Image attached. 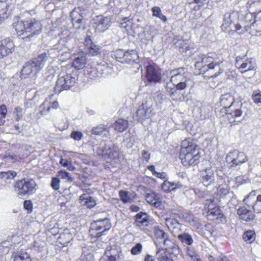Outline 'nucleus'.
<instances>
[{
    "label": "nucleus",
    "mask_w": 261,
    "mask_h": 261,
    "mask_svg": "<svg viewBox=\"0 0 261 261\" xmlns=\"http://www.w3.org/2000/svg\"><path fill=\"white\" fill-rule=\"evenodd\" d=\"M13 27L17 35L25 41H31L41 33L42 24L35 18L22 21L17 18L14 19Z\"/></svg>",
    "instance_id": "nucleus-1"
},
{
    "label": "nucleus",
    "mask_w": 261,
    "mask_h": 261,
    "mask_svg": "<svg viewBox=\"0 0 261 261\" xmlns=\"http://www.w3.org/2000/svg\"><path fill=\"white\" fill-rule=\"evenodd\" d=\"M200 156V151L196 144L188 140L182 142L179 158L184 166H189L197 164Z\"/></svg>",
    "instance_id": "nucleus-2"
},
{
    "label": "nucleus",
    "mask_w": 261,
    "mask_h": 261,
    "mask_svg": "<svg viewBox=\"0 0 261 261\" xmlns=\"http://www.w3.org/2000/svg\"><path fill=\"white\" fill-rule=\"evenodd\" d=\"M189 73L183 67L178 68L171 70H167L162 74L164 81L170 79V82L179 90L185 89L190 81L188 77Z\"/></svg>",
    "instance_id": "nucleus-3"
},
{
    "label": "nucleus",
    "mask_w": 261,
    "mask_h": 261,
    "mask_svg": "<svg viewBox=\"0 0 261 261\" xmlns=\"http://www.w3.org/2000/svg\"><path fill=\"white\" fill-rule=\"evenodd\" d=\"M195 66L199 69L200 73L203 74L208 70L218 69V71L211 75V77H216L223 71L221 68L220 64L217 61L216 55L213 53L199 55Z\"/></svg>",
    "instance_id": "nucleus-4"
},
{
    "label": "nucleus",
    "mask_w": 261,
    "mask_h": 261,
    "mask_svg": "<svg viewBox=\"0 0 261 261\" xmlns=\"http://www.w3.org/2000/svg\"><path fill=\"white\" fill-rule=\"evenodd\" d=\"M77 80L76 72L74 71L71 68H69L66 66L62 67L55 89L58 92L69 90L75 85Z\"/></svg>",
    "instance_id": "nucleus-5"
},
{
    "label": "nucleus",
    "mask_w": 261,
    "mask_h": 261,
    "mask_svg": "<svg viewBox=\"0 0 261 261\" xmlns=\"http://www.w3.org/2000/svg\"><path fill=\"white\" fill-rule=\"evenodd\" d=\"M37 185L35 181L31 179H22L17 180L14 185V189L16 194L20 197L27 195H31L37 190Z\"/></svg>",
    "instance_id": "nucleus-6"
},
{
    "label": "nucleus",
    "mask_w": 261,
    "mask_h": 261,
    "mask_svg": "<svg viewBox=\"0 0 261 261\" xmlns=\"http://www.w3.org/2000/svg\"><path fill=\"white\" fill-rule=\"evenodd\" d=\"M246 56H237L236 58V66L238 67L242 73L249 71H254L256 68L255 59L253 58L246 59Z\"/></svg>",
    "instance_id": "nucleus-7"
},
{
    "label": "nucleus",
    "mask_w": 261,
    "mask_h": 261,
    "mask_svg": "<svg viewBox=\"0 0 261 261\" xmlns=\"http://www.w3.org/2000/svg\"><path fill=\"white\" fill-rule=\"evenodd\" d=\"M226 160L230 168H235L245 163L247 161V158L244 152L234 150L227 154Z\"/></svg>",
    "instance_id": "nucleus-8"
},
{
    "label": "nucleus",
    "mask_w": 261,
    "mask_h": 261,
    "mask_svg": "<svg viewBox=\"0 0 261 261\" xmlns=\"http://www.w3.org/2000/svg\"><path fill=\"white\" fill-rule=\"evenodd\" d=\"M71 42L69 37L67 36L66 38L61 39L57 43L54 45L53 49L61 52V55L72 51L73 46Z\"/></svg>",
    "instance_id": "nucleus-9"
},
{
    "label": "nucleus",
    "mask_w": 261,
    "mask_h": 261,
    "mask_svg": "<svg viewBox=\"0 0 261 261\" xmlns=\"http://www.w3.org/2000/svg\"><path fill=\"white\" fill-rule=\"evenodd\" d=\"M53 97L54 95L49 96L40 106L39 111L40 114H44L46 113H54L53 110L59 107L58 101L55 100L52 101L51 98Z\"/></svg>",
    "instance_id": "nucleus-10"
},
{
    "label": "nucleus",
    "mask_w": 261,
    "mask_h": 261,
    "mask_svg": "<svg viewBox=\"0 0 261 261\" xmlns=\"http://www.w3.org/2000/svg\"><path fill=\"white\" fill-rule=\"evenodd\" d=\"M93 229L97 231L103 229L101 232L96 233L97 238L100 237L102 235L105 234V232L109 230L111 227V224L109 219L106 218L103 219H98L92 224Z\"/></svg>",
    "instance_id": "nucleus-11"
},
{
    "label": "nucleus",
    "mask_w": 261,
    "mask_h": 261,
    "mask_svg": "<svg viewBox=\"0 0 261 261\" xmlns=\"http://www.w3.org/2000/svg\"><path fill=\"white\" fill-rule=\"evenodd\" d=\"M17 175L15 171L9 170L0 172V189L9 188L10 186V181Z\"/></svg>",
    "instance_id": "nucleus-12"
},
{
    "label": "nucleus",
    "mask_w": 261,
    "mask_h": 261,
    "mask_svg": "<svg viewBox=\"0 0 261 261\" xmlns=\"http://www.w3.org/2000/svg\"><path fill=\"white\" fill-rule=\"evenodd\" d=\"M14 44L10 38L0 41V59L6 57L14 50Z\"/></svg>",
    "instance_id": "nucleus-13"
},
{
    "label": "nucleus",
    "mask_w": 261,
    "mask_h": 261,
    "mask_svg": "<svg viewBox=\"0 0 261 261\" xmlns=\"http://www.w3.org/2000/svg\"><path fill=\"white\" fill-rule=\"evenodd\" d=\"M111 18L99 16L97 17L94 27L96 31L102 32L107 30L111 25Z\"/></svg>",
    "instance_id": "nucleus-14"
},
{
    "label": "nucleus",
    "mask_w": 261,
    "mask_h": 261,
    "mask_svg": "<svg viewBox=\"0 0 261 261\" xmlns=\"http://www.w3.org/2000/svg\"><path fill=\"white\" fill-rule=\"evenodd\" d=\"M106 254L108 256L109 261H121L123 258L120 248L117 246L110 247L109 249H107Z\"/></svg>",
    "instance_id": "nucleus-15"
},
{
    "label": "nucleus",
    "mask_w": 261,
    "mask_h": 261,
    "mask_svg": "<svg viewBox=\"0 0 261 261\" xmlns=\"http://www.w3.org/2000/svg\"><path fill=\"white\" fill-rule=\"evenodd\" d=\"M38 72H39V71L30 60L26 62L23 65L21 71L20 77L22 79H25L30 75H35Z\"/></svg>",
    "instance_id": "nucleus-16"
},
{
    "label": "nucleus",
    "mask_w": 261,
    "mask_h": 261,
    "mask_svg": "<svg viewBox=\"0 0 261 261\" xmlns=\"http://www.w3.org/2000/svg\"><path fill=\"white\" fill-rule=\"evenodd\" d=\"M214 202V199H206L205 204V206H207L208 208L207 215L208 217L212 216L213 217L212 218V219L221 218L222 216V214L219 208L217 207H213L214 206V204H213Z\"/></svg>",
    "instance_id": "nucleus-17"
},
{
    "label": "nucleus",
    "mask_w": 261,
    "mask_h": 261,
    "mask_svg": "<svg viewBox=\"0 0 261 261\" xmlns=\"http://www.w3.org/2000/svg\"><path fill=\"white\" fill-rule=\"evenodd\" d=\"M106 156L110 159H115L119 155L118 146L111 142L106 143Z\"/></svg>",
    "instance_id": "nucleus-18"
},
{
    "label": "nucleus",
    "mask_w": 261,
    "mask_h": 261,
    "mask_svg": "<svg viewBox=\"0 0 261 261\" xmlns=\"http://www.w3.org/2000/svg\"><path fill=\"white\" fill-rule=\"evenodd\" d=\"M146 76L149 82L156 83L161 79L163 80L162 76H160L155 68L152 65H148L146 67Z\"/></svg>",
    "instance_id": "nucleus-19"
},
{
    "label": "nucleus",
    "mask_w": 261,
    "mask_h": 261,
    "mask_svg": "<svg viewBox=\"0 0 261 261\" xmlns=\"http://www.w3.org/2000/svg\"><path fill=\"white\" fill-rule=\"evenodd\" d=\"M201 176L203 184L207 186L214 180V171L211 167L205 168L201 172Z\"/></svg>",
    "instance_id": "nucleus-20"
},
{
    "label": "nucleus",
    "mask_w": 261,
    "mask_h": 261,
    "mask_svg": "<svg viewBox=\"0 0 261 261\" xmlns=\"http://www.w3.org/2000/svg\"><path fill=\"white\" fill-rule=\"evenodd\" d=\"M47 53H43L37 56V57L33 58L31 61L33 63L34 66L39 71L44 67L47 60L48 58Z\"/></svg>",
    "instance_id": "nucleus-21"
},
{
    "label": "nucleus",
    "mask_w": 261,
    "mask_h": 261,
    "mask_svg": "<svg viewBox=\"0 0 261 261\" xmlns=\"http://www.w3.org/2000/svg\"><path fill=\"white\" fill-rule=\"evenodd\" d=\"M180 217L191 226L199 228V224L197 220L190 212H183L180 214Z\"/></svg>",
    "instance_id": "nucleus-22"
},
{
    "label": "nucleus",
    "mask_w": 261,
    "mask_h": 261,
    "mask_svg": "<svg viewBox=\"0 0 261 261\" xmlns=\"http://www.w3.org/2000/svg\"><path fill=\"white\" fill-rule=\"evenodd\" d=\"M234 15L233 13H226L224 15L223 22L221 25L222 30L225 31H233L232 25L233 21L232 20V17Z\"/></svg>",
    "instance_id": "nucleus-23"
},
{
    "label": "nucleus",
    "mask_w": 261,
    "mask_h": 261,
    "mask_svg": "<svg viewBox=\"0 0 261 261\" xmlns=\"http://www.w3.org/2000/svg\"><path fill=\"white\" fill-rule=\"evenodd\" d=\"M166 223L168 229L174 236L181 231V225L177 220L172 218L167 219Z\"/></svg>",
    "instance_id": "nucleus-24"
},
{
    "label": "nucleus",
    "mask_w": 261,
    "mask_h": 261,
    "mask_svg": "<svg viewBox=\"0 0 261 261\" xmlns=\"http://www.w3.org/2000/svg\"><path fill=\"white\" fill-rule=\"evenodd\" d=\"M234 102V98L230 93H226L221 96L220 103L223 106V110L230 109Z\"/></svg>",
    "instance_id": "nucleus-25"
},
{
    "label": "nucleus",
    "mask_w": 261,
    "mask_h": 261,
    "mask_svg": "<svg viewBox=\"0 0 261 261\" xmlns=\"http://www.w3.org/2000/svg\"><path fill=\"white\" fill-rule=\"evenodd\" d=\"M177 239L184 246H191L194 243V239L191 234L182 232L177 234Z\"/></svg>",
    "instance_id": "nucleus-26"
},
{
    "label": "nucleus",
    "mask_w": 261,
    "mask_h": 261,
    "mask_svg": "<svg viewBox=\"0 0 261 261\" xmlns=\"http://www.w3.org/2000/svg\"><path fill=\"white\" fill-rule=\"evenodd\" d=\"M124 63L132 64L138 63L139 62V56L137 52L135 50H127L124 57Z\"/></svg>",
    "instance_id": "nucleus-27"
},
{
    "label": "nucleus",
    "mask_w": 261,
    "mask_h": 261,
    "mask_svg": "<svg viewBox=\"0 0 261 261\" xmlns=\"http://www.w3.org/2000/svg\"><path fill=\"white\" fill-rule=\"evenodd\" d=\"M87 11L83 7L75 8L70 13L72 21L82 18H85Z\"/></svg>",
    "instance_id": "nucleus-28"
},
{
    "label": "nucleus",
    "mask_w": 261,
    "mask_h": 261,
    "mask_svg": "<svg viewBox=\"0 0 261 261\" xmlns=\"http://www.w3.org/2000/svg\"><path fill=\"white\" fill-rule=\"evenodd\" d=\"M9 5L7 1H0V24L4 22L8 18Z\"/></svg>",
    "instance_id": "nucleus-29"
},
{
    "label": "nucleus",
    "mask_w": 261,
    "mask_h": 261,
    "mask_svg": "<svg viewBox=\"0 0 261 261\" xmlns=\"http://www.w3.org/2000/svg\"><path fill=\"white\" fill-rule=\"evenodd\" d=\"M237 214L240 218L246 222L253 219L254 215L251 211L248 210L244 207L239 208L237 211Z\"/></svg>",
    "instance_id": "nucleus-30"
},
{
    "label": "nucleus",
    "mask_w": 261,
    "mask_h": 261,
    "mask_svg": "<svg viewBox=\"0 0 261 261\" xmlns=\"http://www.w3.org/2000/svg\"><path fill=\"white\" fill-rule=\"evenodd\" d=\"M176 45L177 47H179V51L182 53L186 52L191 49L194 48V44H191V41L188 39H181L178 40V41L176 43Z\"/></svg>",
    "instance_id": "nucleus-31"
},
{
    "label": "nucleus",
    "mask_w": 261,
    "mask_h": 261,
    "mask_svg": "<svg viewBox=\"0 0 261 261\" xmlns=\"http://www.w3.org/2000/svg\"><path fill=\"white\" fill-rule=\"evenodd\" d=\"M182 187V184L179 182H169L168 181H164L162 185V189L166 192H169L171 191L174 190L176 189H179Z\"/></svg>",
    "instance_id": "nucleus-32"
},
{
    "label": "nucleus",
    "mask_w": 261,
    "mask_h": 261,
    "mask_svg": "<svg viewBox=\"0 0 261 261\" xmlns=\"http://www.w3.org/2000/svg\"><path fill=\"white\" fill-rule=\"evenodd\" d=\"M148 216L145 213H139L136 215L135 225L138 227H144L148 225Z\"/></svg>",
    "instance_id": "nucleus-33"
},
{
    "label": "nucleus",
    "mask_w": 261,
    "mask_h": 261,
    "mask_svg": "<svg viewBox=\"0 0 261 261\" xmlns=\"http://www.w3.org/2000/svg\"><path fill=\"white\" fill-rule=\"evenodd\" d=\"M109 133V128L103 124L94 127L91 130V134L94 135L107 136Z\"/></svg>",
    "instance_id": "nucleus-34"
},
{
    "label": "nucleus",
    "mask_w": 261,
    "mask_h": 261,
    "mask_svg": "<svg viewBox=\"0 0 261 261\" xmlns=\"http://www.w3.org/2000/svg\"><path fill=\"white\" fill-rule=\"evenodd\" d=\"M145 199L147 203L153 205L155 207H158L161 205V202L159 201V197L155 193L152 192L147 194Z\"/></svg>",
    "instance_id": "nucleus-35"
},
{
    "label": "nucleus",
    "mask_w": 261,
    "mask_h": 261,
    "mask_svg": "<svg viewBox=\"0 0 261 261\" xmlns=\"http://www.w3.org/2000/svg\"><path fill=\"white\" fill-rule=\"evenodd\" d=\"M87 63L86 57L85 55L75 58L72 62V67L75 69L80 70L85 67Z\"/></svg>",
    "instance_id": "nucleus-36"
},
{
    "label": "nucleus",
    "mask_w": 261,
    "mask_h": 261,
    "mask_svg": "<svg viewBox=\"0 0 261 261\" xmlns=\"http://www.w3.org/2000/svg\"><path fill=\"white\" fill-rule=\"evenodd\" d=\"M128 121L123 119H118L114 124L115 129L120 133L125 131L128 128Z\"/></svg>",
    "instance_id": "nucleus-37"
},
{
    "label": "nucleus",
    "mask_w": 261,
    "mask_h": 261,
    "mask_svg": "<svg viewBox=\"0 0 261 261\" xmlns=\"http://www.w3.org/2000/svg\"><path fill=\"white\" fill-rule=\"evenodd\" d=\"M152 16L161 19L164 23L167 22V18L162 13L161 8L158 6H154L151 8Z\"/></svg>",
    "instance_id": "nucleus-38"
},
{
    "label": "nucleus",
    "mask_w": 261,
    "mask_h": 261,
    "mask_svg": "<svg viewBox=\"0 0 261 261\" xmlns=\"http://www.w3.org/2000/svg\"><path fill=\"white\" fill-rule=\"evenodd\" d=\"M252 28L261 35V21L255 19L251 23L250 26L248 25L244 26V29L246 32L250 31Z\"/></svg>",
    "instance_id": "nucleus-39"
},
{
    "label": "nucleus",
    "mask_w": 261,
    "mask_h": 261,
    "mask_svg": "<svg viewBox=\"0 0 261 261\" xmlns=\"http://www.w3.org/2000/svg\"><path fill=\"white\" fill-rule=\"evenodd\" d=\"M164 245L168 248L172 249L171 253L175 255H177L180 251V249L179 246L170 240L165 241Z\"/></svg>",
    "instance_id": "nucleus-40"
},
{
    "label": "nucleus",
    "mask_w": 261,
    "mask_h": 261,
    "mask_svg": "<svg viewBox=\"0 0 261 261\" xmlns=\"http://www.w3.org/2000/svg\"><path fill=\"white\" fill-rule=\"evenodd\" d=\"M246 7L249 8V11H261V0H256L250 3L248 2L246 4Z\"/></svg>",
    "instance_id": "nucleus-41"
},
{
    "label": "nucleus",
    "mask_w": 261,
    "mask_h": 261,
    "mask_svg": "<svg viewBox=\"0 0 261 261\" xmlns=\"http://www.w3.org/2000/svg\"><path fill=\"white\" fill-rule=\"evenodd\" d=\"M85 74H86L90 79L94 80L99 76V72L96 67H87L85 70Z\"/></svg>",
    "instance_id": "nucleus-42"
},
{
    "label": "nucleus",
    "mask_w": 261,
    "mask_h": 261,
    "mask_svg": "<svg viewBox=\"0 0 261 261\" xmlns=\"http://www.w3.org/2000/svg\"><path fill=\"white\" fill-rule=\"evenodd\" d=\"M85 196L86 195L85 194H83L82 196H81V199L82 200H85V204L88 207L90 208L93 207L96 204L94 199L93 197L89 196L85 197Z\"/></svg>",
    "instance_id": "nucleus-43"
},
{
    "label": "nucleus",
    "mask_w": 261,
    "mask_h": 261,
    "mask_svg": "<svg viewBox=\"0 0 261 261\" xmlns=\"http://www.w3.org/2000/svg\"><path fill=\"white\" fill-rule=\"evenodd\" d=\"M154 234L156 237V239H160L161 241H163L164 244H165V241L169 240L168 234L165 233L163 230L159 228H155L154 230Z\"/></svg>",
    "instance_id": "nucleus-44"
},
{
    "label": "nucleus",
    "mask_w": 261,
    "mask_h": 261,
    "mask_svg": "<svg viewBox=\"0 0 261 261\" xmlns=\"http://www.w3.org/2000/svg\"><path fill=\"white\" fill-rule=\"evenodd\" d=\"M13 261H32L29 255L27 252H21L16 254Z\"/></svg>",
    "instance_id": "nucleus-45"
},
{
    "label": "nucleus",
    "mask_w": 261,
    "mask_h": 261,
    "mask_svg": "<svg viewBox=\"0 0 261 261\" xmlns=\"http://www.w3.org/2000/svg\"><path fill=\"white\" fill-rule=\"evenodd\" d=\"M186 254L190 257L193 261L199 258V255L197 252L190 246L186 247Z\"/></svg>",
    "instance_id": "nucleus-46"
},
{
    "label": "nucleus",
    "mask_w": 261,
    "mask_h": 261,
    "mask_svg": "<svg viewBox=\"0 0 261 261\" xmlns=\"http://www.w3.org/2000/svg\"><path fill=\"white\" fill-rule=\"evenodd\" d=\"M255 14H254V12L250 11L249 13H247L244 18V21L245 23V24L244 25H248L249 26L250 25L251 23L253 22V21L255 20Z\"/></svg>",
    "instance_id": "nucleus-47"
},
{
    "label": "nucleus",
    "mask_w": 261,
    "mask_h": 261,
    "mask_svg": "<svg viewBox=\"0 0 261 261\" xmlns=\"http://www.w3.org/2000/svg\"><path fill=\"white\" fill-rule=\"evenodd\" d=\"M72 23L73 27L77 30L81 28L84 29L85 28V18L76 19L72 21Z\"/></svg>",
    "instance_id": "nucleus-48"
},
{
    "label": "nucleus",
    "mask_w": 261,
    "mask_h": 261,
    "mask_svg": "<svg viewBox=\"0 0 261 261\" xmlns=\"http://www.w3.org/2000/svg\"><path fill=\"white\" fill-rule=\"evenodd\" d=\"M126 55V51L122 49L117 50L114 53V56L116 60L120 63H124V57Z\"/></svg>",
    "instance_id": "nucleus-49"
},
{
    "label": "nucleus",
    "mask_w": 261,
    "mask_h": 261,
    "mask_svg": "<svg viewBox=\"0 0 261 261\" xmlns=\"http://www.w3.org/2000/svg\"><path fill=\"white\" fill-rule=\"evenodd\" d=\"M147 103H142L138 108L136 114H149L151 113V110L150 109L147 108Z\"/></svg>",
    "instance_id": "nucleus-50"
},
{
    "label": "nucleus",
    "mask_w": 261,
    "mask_h": 261,
    "mask_svg": "<svg viewBox=\"0 0 261 261\" xmlns=\"http://www.w3.org/2000/svg\"><path fill=\"white\" fill-rule=\"evenodd\" d=\"M243 239L245 241L249 243L252 242L255 239V232L252 230L246 231L243 234Z\"/></svg>",
    "instance_id": "nucleus-51"
},
{
    "label": "nucleus",
    "mask_w": 261,
    "mask_h": 261,
    "mask_svg": "<svg viewBox=\"0 0 261 261\" xmlns=\"http://www.w3.org/2000/svg\"><path fill=\"white\" fill-rule=\"evenodd\" d=\"M254 211L256 213H261V195H258L254 204H251Z\"/></svg>",
    "instance_id": "nucleus-52"
},
{
    "label": "nucleus",
    "mask_w": 261,
    "mask_h": 261,
    "mask_svg": "<svg viewBox=\"0 0 261 261\" xmlns=\"http://www.w3.org/2000/svg\"><path fill=\"white\" fill-rule=\"evenodd\" d=\"M86 51L92 56H97L100 53L99 47L95 44L90 46Z\"/></svg>",
    "instance_id": "nucleus-53"
},
{
    "label": "nucleus",
    "mask_w": 261,
    "mask_h": 261,
    "mask_svg": "<svg viewBox=\"0 0 261 261\" xmlns=\"http://www.w3.org/2000/svg\"><path fill=\"white\" fill-rule=\"evenodd\" d=\"M171 83L169 81V82H167L166 84V90L168 93L170 95L172 96L174 94L175 92L177 90L175 86H174L172 84V86L171 85Z\"/></svg>",
    "instance_id": "nucleus-54"
},
{
    "label": "nucleus",
    "mask_w": 261,
    "mask_h": 261,
    "mask_svg": "<svg viewBox=\"0 0 261 261\" xmlns=\"http://www.w3.org/2000/svg\"><path fill=\"white\" fill-rule=\"evenodd\" d=\"M142 250V245L141 243H137L131 249V253L133 255H138L141 253Z\"/></svg>",
    "instance_id": "nucleus-55"
},
{
    "label": "nucleus",
    "mask_w": 261,
    "mask_h": 261,
    "mask_svg": "<svg viewBox=\"0 0 261 261\" xmlns=\"http://www.w3.org/2000/svg\"><path fill=\"white\" fill-rule=\"evenodd\" d=\"M13 130L15 134H21L22 136H23L25 132V128L22 125L20 126L19 124L14 126Z\"/></svg>",
    "instance_id": "nucleus-56"
},
{
    "label": "nucleus",
    "mask_w": 261,
    "mask_h": 261,
    "mask_svg": "<svg viewBox=\"0 0 261 261\" xmlns=\"http://www.w3.org/2000/svg\"><path fill=\"white\" fill-rule=\"evenodd\" d=\"M229 188L228 186L225 184L221 185L219 188V193L221 196H225L229 193Z\"/></svg>",
    "instance_id": "nucleus-57"
},
{
    "label": "nucleus",
    "mask_w": 261,
    "mask_h": 261,
    "mask_svg": "<svg viewBox=\"0 0 261 261\" xmlns=\"http://www.w3.org/2000/svg\"><path fill=\"white\" fill-rule=\"evenodd\" d=\"M252 98L256 104H261V92L254 91L252 94Z\"/></svg>",
    "instance_id": "nucleus-58"
},
{
    "label": "nucleus",
    "mask_w": 261,
    "mask_h": 261,
    "mask_svg": "<svg viewBox=\"0 0 261 261\" xmlns=\"http://www.w3.org/2000/svg\"><path fill=\"white\" fill-rule=\"evenodd\" d=\"M60 163L64 167H67L70 170H73L75 168L72 166L71 162L67 160L62 159Z\"/></svg>",
    "instance_id": "nucleus-59"
},
{
    "label": "nucleus",
    "mask_w": 261,
    "mask_h": 261,
    "mask_svg": "<svg viewBox=\"0 0 261 261\" xmlns=\"http://www.w3.org/2000/svg\"><path fill=\"white\" fill-rule=\"evenodd\" d=\"M106 144L103 146H99L96 148V153L99 156H106Z\"/></svg>",
    "instance_id": "nucleus-60"
},
{
    "label": "nucleus",
    "mask_w": 261,
    "mask_h": 261,
    "mask_svg": "<svg viewBox=\"0 0 261 261\" xmlns=\"http://www.w3.org/2000/svg\"><path fill=\"white\" fill-rule=\"evenodd\" d=\"M256 195V192L255 191H251L249 194L244 199V201H245L246 204L249 205L250 200H254L255 199V196Z\"/></svg>",
    "instance_id": "nucleus-61"
},
{
    "label": "nucleus",
    "mask_w": 261,
    "mask_h": 261,
    "mask_svg": "<svg viewBox=\"0 0 261 261\" xmlns=\"http://www.w3.org/2000/svg\"><path fill=\"white\" fill-rule=\"evenodd\" d=\"M51 187L55 190H58L60 188V180L59 178L54 177L52 178L51 182Z\"/></svg>",
    "instance_id": "nucleus-62"
},
{
    "label": "nucleus",
    "mask_w": 261,
    "mask_h": 261,
    "mask_svg": "<svg viewBox=\"0 0 261 261\" xmlns=\"http://www.w3.org/2000/svg\"><path fill=\"white\" fill-rule=\"evenodd\" d=\"M4 158L5 159V161L9 163H13L15 161L18 160L19 157L16 155H10L8 154L7 155H5Z\"/></svg>",
    "instance_id": "nucleus-63"
},
{
    "label": "nucleus",
    "mask_w": 261,
    "mask_h": 261,
    "mask_svg": "<svg viewBox=\"0 0 261 261\" xmlns=\"http://www.w3.org/2000/svg\"><path fill=\"white\" fill-rule=\"evenodd\" d=\"M83 136V134L79 131H73L71 135V138H73L75 140H80Z\"/></svg>",
    "instance_id": "nucleus-64"
}]
</instances>
